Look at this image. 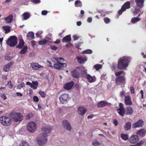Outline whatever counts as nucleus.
Returning a JSON list of instances; mask_svg holds the SVG:
<instances>
[{
    "mask_svg": "<svg viewBox=\"0 0 146 146\" xmlns=\"http://www.w3.org/2000/svg\"><path fill=\"white\" fill-rule=\"evenodd\" d=\"M52 129L50 127L45 126L42 128L41 131L42 133L40 134L38 136V143L39 145H44L48 141L46 138L48 136L47 133L51 131Z\"/></svg>",
    "mask_w": 146,
    "mask_h": 146,
    "instance_id": "f257e3e1",
    "label": "nucleus"
},
{
    "mask_svg": "<svg viewBox=\"0 0 146 146\" xmlns=\"http://www.w3.org/2000/svg\"><path fill=\"white\" fill-rule=\"evenodd\" d=\"M131 60V58L127 56H124L119 59L117 64V68L122 70L126 68L128 66Z\"/></svg>",
    "mask_w": 146,
    "mask_h": 146,
    "instance_id": "f03ea898",
    "label": "nucleus"
},
{
    "mask_svg": "<svg viewBox=\"0 0 146 146\" xmlns=\"http://www.w3.org/2000/svg\"><path fill=\"white\" fill-rule=\"evenodd\" d=\"M10 116L16 122L22 121L23 117V115L21 113H17L14 111L10 113Z\"/></svg>",
    "mask_w": 146,
    "mask_h": 146,
    "instance_id": "7ed1b4c3",
    "label": "nucleus"
},
{
    "mask_svg": "<svg viewBox=\"0 0 146 146\" xmlns=\"http://www.w3.org/2000/svg\"><path fill=\"white\" fill-rule=\"evenodd\" d=\"M54 60H56V62L58 63H55L54 64L53 68H54L58 70H60L62 69V67H65L66 66V63H61L58 60H61L64 61V58H53L52 59V60L54 61Z\"/></svg>",
    "mask_w": 146,
    "mask_h": 146,
    "instance_id": "20e7f679",
    "label": "nucleus"
},
{
    "mask_svg": "<svg viewBox=\"0 0 146 146\" xmlns=\"http://www.w3.org/2000/svg\"><path fill=\"white\" fill-rule=\"evenodd\" d=\"M27 127V130L29 132L33 133L36 129L37 126L35 122L31 121L28 123Z\"/></svg>",
    "mask_w": 146,
    "mask_h": 146,
    "instance_id": "39448f33",
    "label": "nucleus"
},
{
    "mask_svg": "<svg viewBox=\"0 0 146 146\" xmlns=\"http://www.w3.org/2000/svg\"><path fill=\"white\" fill-rule=\"evenodd\" d=\"M115 82L118 85H124L125 83V78L124 75L117 77L115 78Z\"/></svg>",
    "mask_w": 146,
    "mask_h": 146,
    "instance_id": "423d86ee",
    "label": "nucleus"
},
{
    "mask_svg": "<svg viewBox=\"0 0 146 146\" xmlns=\"http://www.w3.org/2000/svg\"><path fill=\"white\" fill-rule=\"evenodd\" d=\"M17 38L15 36H10V46L14 47L17 44Z\"/></svg>",
    "mask_w": 146,
    "mask_h": 146,
    "instance_id": "0eeeda50",
    "label": "nucleus"
},
{
    "mask_svg": "<svg viewBox=\"0 0 146 146\" xmlns=\"http://www.w3.org/2000/svg\"><path fill=\"white\" fill-rule=\"evenodd\" d=\"M0 121L1 123L5 126L9 125V118L5 116L0 117Z\"/></svg>",
    "mask_w": 146,
    "mask_h": 146,
    "instance_id": "6e6552de",
    "label": "nucleus"
},
{
    "mask_svg": "<svg viewBox=\"0 0 146 146\" xmlns=\"http://www.w3.org/2000/svg\"><path fill=\"white\" fill-rule=\"evenodd\" d=\"M144 122L142 119H139L132 125V127L134 128L142 127L144 125Z\"/></svg>",
    "mask_w": 146,
    "mask_h": 146,
    "instance_id": "1a4fd4ad",
    "label": "nucleus"
},
{
    "mask_svg": "<svg viewBox=\"0 0 146 146\" xmlns=\"http://www.w3.org/2000/svg\"><path fill=\"white\" fill-rule=\"evenodd\" d=\"M69 96L66 94H63L59 98L60 102L62 104L66 103L69 100Z\"/></svg>",
    "mask_w": 146,
    "mask_h": 146,
    "instance_id": "9d476101",
    "label": "nucleus"
},
{
    "mask_svg": "<svg viewBox=\"0 0 146 146\" xmlns=\"http://www.w3.org/2000/svg\"><path fill=\"white\" fill-rule=\"evenodd\" d=\"M139 141V138L137 135H133L129 138V141L132 144H135L137 143Z\"/></svg>",
    "mask_w": 146,
    "mask_h": 146,
    "instance_id": "9b49d317",
    "label": "nucleus"
},
{
    "mask_svg": "<svg viewBox=\"0 0 146 146\" xmlns=\"http://www.w3.org/2000/svg\"><path fill=\"white\" fill-rule=\"evenodd\" d=\"M62 124L64 128H66L67 130L70 131L72 129V127L70 123L66 120H63L62 122Z\"/></svg>",
    "mask_w": 146,
    "mask_h": 146,
    "instance_id": "f8f14e48",
    "label": "nucleus"
},
{
    "mask_svg": "<svg viewBox=\"0 0 146 146\" xmlns=\"http://www.w3.org/2000/svg\"><path fill=\"white\" fill-rule=\"evenodd\" d=\"M125 104L127 106H131L132 104L131 97L129 95L125 96L124 98Z\"/></svg>",
    "mask_w": 146,
    "mask_h": 146,
    "instance_id": "ddd939ff",
    "label": "nucleus"
},
{
    "mask_svg": "<svg viewBox=\"0 0 146 146\" xmlns=\"http://www.w3.org/2000/svg\"><path fill=\"white\" fill-rule=\"evenodd\" d=\"M111 104L105 101H102L100 102L98 104V107L102 108L106 106H110Z\"/></svg>",
    "mask_w": 146,
    "mask_h": 146,
    "instance_id": "4468645a",
    "label": "nucleus"
},
{
    "mask_svg": "<svg viewBox=\"0 0 146 146\" xmlns=\"http://www.w3.org/2000/svg\"><path fill=\"white\" fill-rule=\"evenodd\" d=\"M31 66L35 70H38L39 69L42 67V66L39 65L38 63L32 62L31 63Z\"/></svg>",
    "mask_w": 146,
    "mask_h": 146,
    "instance_id": "2eb2a0df",
    "label": "nucleus"
},
{
    "mask_svg": "<svg viewBox=\"0 0 146 146\" xmlns=\"http://www.w3.org/2000/svg\"><path fill=\"white\" fill-rule=\"evenodd\" d=\"M71 74L72 76L76 78H78L79 77V72L77 69H75L71 71Z\"/></svg>",
    "mask_w": 146,
    "mask_h": 146,
    "instance_id": "dca6fc26",
    "label": "nucleus"
},
{
    "mask_svg": "<svg viewBox=\"0 0 146 146\" xmlns=\"http://www.w3.org/2000/svg\"><path fill=\"white\" fill-rule=\"evenodd\" d=\"M87 109L82 106L80 107L78 109V112L79 115L82 116L86 112Z\"/></svg>",
    "mask_w": 146,
    "mask_h": 146,
    "instance_id": "f3484780",
    "label": "nucleus"
},
{
    "mask_svg": "<svg viewBox=\"0 0 146 146\" xmlns=\"http://www.w3.org/2000/svg\"><path fill=\"white\" fill-rule=\"evenodd\" d=\"M125 114L126 115H131L133 112V110L130 106H127L125 108Z\"/></svg>",
    "mask_w": 146,
    "mask_h": 146,
    "instance_id": "a211bd4d",
    "label": "nucleus"
},
{
    "mask_svg": "<svg viewBox=\"0 0 146 146\" xmlns=\"http://www.w3.org/2000/svg\"><path fill=\"white\" fill-rule=\"evenodd\" d=\"M146 130L144 129H142L138 131L137 134L141 137H144L145 135Z\"/></svg>",
    "mask_w": 146,
    "mask_h": 146,
    "instance_id": "6ab92c4d",
    "label": "nucleus"
},
{
    "mask_svg": "<svg viewBox=\"0 0 146 146\" xmlns=\"http://www.w3.org/2000/svg\"><path fill=\"white\" fill-rule=\"evenodd\" d=\"M137 5L140 8H142L144 6V0H135Z\"/></svg>",
    "mask_w": 146,
    "mask_h": 146,
    "instance_id": "aec40b11",
    "label": "nucleus"
},
{
    "mask_svg": "<svg viewBox=\"0 0 146 146\" xmlns=\"http://www.w3.org/2000/svg\"><path fill=\"white\" fill-rule=\"evenodd\" d=\"M74 83V82L73 81L68 83L64 86V88L67 90H70L73 87Z\"/></svg>",
    "mask_w": 146,
    "mask_h": 146,
    "instance_id": "412c9836",
    "label": "nucleus"
},
{
    "mask_svg": "<svg viewBox=\"0 0 146 146\" xmlns=\"http://www.w3.org/2000/svg\"><path fill=\"white\" fill-rule=\"evenodd\" d=\"M86 78L90 83L94 82L96 80V78L95 76H92L89 74H88Z\"/></svg>",
    "mask_w": 146,
    "mask_h": 146,
    "instance_id": "4be33fe9",
    "label": "nucleus"
},
{
    "mask_svg": "<svg viewBox=\"0 0 146 146\" xmlns=\"http://www.w3.org/2000/svg\"><path fill=\"white\" fill-rule=\"evenodd\" d=\"M72 39L70 35H67L63 37L62 40V41L63 42H70Z\"/></svg>",
    "mask_w": 146,
    "mask_h": 146,
    "instance_id": "5701e85b",
    "label": "nucleus"
},
{
    "mask_svg": "<svg viewBox=\"0 0 146 146\" xmlns=\"http://www.w3.org/2000/svg\"><path fill=\"white\" fill-rule=\"evenodd\" d=\"M121 7L125 11L126 9H129L130 8V3L129 1H127L125 3L121 6Z\"/></svg>",
    "mask_w": 146,
    "mask_h": 146,
    "instance_id": "b1692460",
    "label": "nucleus"
},
{
    "mask_svg": "<svg viewBox=\"0 0 146 146\" xmlns=\"http://www.w3.org/2000/svg\"><path fill=\"white\" fill-rule=\"evenodd\" d=\"M131 124L130 122H128L125 123L124 126V129L125 131H127L131 129Z\"/></svg>",
    "mask_w": 146,
    "mask_h": 146,
    "instance_id": "393cba45",
    "label": "nucleus"
},
{
    "mask_svg": "<svg viewBox=\"0 0 146 146\" xmlns=\"http://www.w3.org/2000/svg\"><path fill=\"white\" fill-rule=\"evenodd\" d=\"M24 42L23 39H20L19 41V44L16 46V48L19 49L22 48L24 45Z\"/></svg>",
    "mask_w": 146,
    "mask_h": 146,
    "instance_id": "a878e982",
    "label": "nucleus"
},
{
    "mask_svg": "<svg viewBox=\"0 0 146 146\" xmlns=\"http://www.w3.org/2000/svg\"><path fill=\"white\" fill-rule=\"evenodd\" d=\"M34 34L32 32H29L27 34V39L29 40H31L34 38Z\"/></svg>",
    "mask_w": 146,
    "mask_h": 146,
    "instance_id": "bb28decb",
    "label": "nucleus"
},
{
    "mask_svg": "<svg viewBox=\"0 0 146 146\" xmlns=\"http://www.w3.org/2000/svg\"><path fill=\"white\" fill-rule=\"evenodd\" d=\"M118 113L122 116H123L125 114V109L118 108L117 109Z\"/></svg>",
    "mask_w": 146,
    "mask_h": 146,
    "instance_id": "cd10ccee",
    "label": "nucleus"
},
{
    "mask_svg": "<svg viewBox=\"0 0 146 146\" xmlns=\"http://www.w3.org/2000/svg\"><path fill=\"white\" fill-rule=\"evenodd\" d=\"M78 62L80 64L83 63L84 62L87 60V58H83L81 57L78 56L77 57Z\"/></svg>",
    "mask_w": 146,
    "mask_h": 146,
    "instance_id": "c85d7f7f",
    "label": "nucleus"
},
{
    "mask_svg": "<svg viewBox=\"0 0 146 146\" xmlns=\"http://www.w3.org/2000/svg\"><path fill=\"white\" fill-rule=\"evenodd\" d=\"M32 86L31 88L34 90L37 88L38 85V83L37 81L32 82Z\"/></svg>",
    "mask_w": 146,
    "mask_h": 146,
    "instance_id": "c756f323",
    "label": "nucleus"
},
{
    "mask_svg": "<svg viewBox=\"0 0 146 146\" xmlns=\"http://www.w3.org/2000/svg\"><path fill=\"white\" fill-rule=\"evenodd\" d=\"M74 5L76 7H81L82 6V2L80 0H76L75 2Z\"/></svg>",
    "mask_w": 146,
    "mask_h": 146,
    "instance_id": "7c9ffc66",
    "label": "nucleus"
},
{
    "mask_svg": "<svg viewBox=\"0 0 146 146\" xmlns=\"http://www.w3.org/2000/svg\"><path fill=\"white\" fill-rule=\"evenodd\" d=\"M30 14L28 13H25L23 15V20H26L30 17Z\"/></svg>",
    "mask_w": 146,
    "mask_h": 146,
    "instance_id": "2f4dec72",
    "label": "nucleus"
},
{
    "mask_svg": "<svg viewBox=\"0 0 146 146\" xmlns=\"http://www.w3.org/2000/svg\"><path fill=\"white\" fill-rule=\"evenodd\" d=\"M121 137L123 139L126 141L128 139L129 135L126 134L121 133Z\"/></svg>",
    "mask_w": 146,
    "mask_h": 146,
    "instance_id": "473e14b6",
    "label": "nucleus"
},
{
    "mask_svg": "<svg viewBox=\"0 0 146 146\" xmlns=\"http://www.w3.org/2000/svg\"><path fill=\"white\" fill-rule=\"evenodd\" d=\"M81 75L84 78H86L88 74H87V70L86 69H84L81 71Z\"/></svg>",
    "mask_w": 146,
    "mask_h": 146,
    "instance_id": "72a5a7b5",
    "label": "nucleus"
},
{
    "mask_svg": "<svg viewBox=\"0 0 146 146\" xmlns=\"http://www.w3.org/2000/svg\"><path fill=\"white\" fill-rule=\"evenodd\" d=\"M28 48L27 46H25L23 49L20 51L19 53L21 54H24L26 53L27 51Z\"/></svg>",
    "mask_w": 146,
    "mask_h": 146,
    "instance_id": "f704fd0d",
    "label": "nucleus"
},
{
    "mask_svg": "<svg viewBox=\"0 0 146 146\" xmlns=\"http://www.w3.org/2000/svg\"><path fill=\"white\" fill-rule=\"evenodd\" d=\"M94 67L96 70L98 71L102 68V65L97 64L94 66Z\"/></svg>",
    "mask_w": 146,
    "mask_h": 146,
    "instance_id": "c9c22d12",
    "label": "nucleus"
},
{
    "mask_svg": "<svg viewBox=\"0 0 146 146\" xmlns=\"http://www.w3.org/2000/svg\"><path fill=\"white\" fill-rule=\"evenodd\" d=\"M140 19L138 17H134L133 18L131 19V22L133 23H135L139 21Z\"/></svg>",
    "mask_w": 146,
    "mask_h": 146,
    "instance_id": "e433bc0d",
    "label": "nucleus"
},
{
    "mask_svg": "<svg viewBox=\"0 0 146 146\" xmlns=\"http://www.w3.org/2000/svg\"><path fill=\"white\" fill-rule=\"evenodd\" d=\"M2 28L5 31V33H9V26H3L2 27Z\"/></svg>",
    "mask_w": 146,
    "mask_h": 146,
    "instance_id": "4c0bfd02",
    "label": "nucleus"
},
{
    "mask_svg": "<svg viewBox=\"0 0 146 146\" xmlns=\"http://www.w3.org/2000/svg\"><path fill=\"white\" fill-rule=\"evenodd\" d=\"M5 72H8L9 70V63L4 66L3 68Z\"/></svg>",
    "mask_w": 146,
    "mask_h": 146,
    "instance_id": "58836bf2",
    "label": "nucleus"
},
{
    "mask_svg": "<svg viewBox=\"0 0 146 146\" xmlns=\"http://www.w3.org/2000/svg\"><path fill=\"white\" fill-rule=\"evenodd\" d=\"M48 40H46L45 39H44L43 40L40 41L39 42V44L40 45H44L45 44L48 43Z\"/></svg>",
    "mask_w": 146,
    "mask_h": 146,
    "instance_id": "ea45409f",
    "label": "nucleus"
},
{
    "mask_svg": "<svg viewBox=\"0 0 146 146\" xmlns=\"http://www.w3.org/2000/svg\"><path fill=\"white\" fill-rule=\"evenodd\" d=\"M19 146H29V144L25 141H22Z\"/></svg>",
    "mask_w": 146,
    "mask_h": 146,
    "instance_id": "a19ab883",
    "label": "nucleus"
},
{
    "mask_svg": "<svg viewBox=\"0 0 146 146\" xmlns=\"http://www.w3.org/2000/svg\"><path fill=\"white\" fill-rule=\"evenodd\" d=\"M123 74H124V72L123 71L121 70L119 71L115 72V75L116 76L118 77L119 76H120V75Z\"/></svg>",
    "mask_w": 146,
    "mask_h": 146,
    "instance_id": "79ce46f5",
    "label": "nucleus"
},
{
    "mask_svg": "<svg viewBox=\"0 0 146 146\" xmlns=\"http://www.w3.org/2000/svg\"><path fill=\"white\" fill-rule=\"evenodd\" d=\"M92 144L94 146H96L100 145V143L96 140H94L92 142Z\"/></svg>",
    "mask_w": 146,
    "mask_h": 146,
    "instance_id": "37998d69",
    "label": "nucleus"
},
{
    "mask_svg": "<svg viewBox=\"0 0 146 146\" xmlns=\"http://www.w3.org/2000/svg\"><path fill=\"white\" fill-rule=\"evenodd\" d=\"M140 11V9L139 8H136L133 11V13L134 14L136 15L138 14Z\"/></svg>",
    "mask_w": 146,
    "mask_h": 146,
    "instance_id": "c03bdc74",
    "label": "nucleus"
},
{
    "mask_svg": "<svg viewBox=\"0 0 146 146\" xmlns=\"http://www.w3.org/2000/svg\"><path fill=\"white\" fill-rule=\"evenodd\" d=\"M39 94L42 98H44L46 96V94L43 91L40 90L39 92Z\"/></svg>",
    "mask_w": 146,
    "mask_h": 146,
    "instance_id": "a18cd8bd",
    "label": "nucleus"
},
{
    "mask_svg": "<svg viewBox=\"0 0 146 146\" xmlns=\"http://www.w3.org/2000/svg\"><path fill=\"white\" fill-rule=\"evenodd\" d=\"M125 11L124 10L123 8H122L121 7V9L118 11L117 12L118 14L119 15H121L122 13Z\"/></svg>",
    "mask_w": 146,
    "mask_h": 146,
    "instance_id": "49530a36",
    "label": "nucleus"
},
{
    "mask_svg": "<svg viewBox=\"0 0 146 146\" xmlns=\"http://www.w3.org/2000/svg\"><path fill=\"white\" fill-rule=\"evenodd\" d=\"M92 50L90 49H88L83 51V53H85L86 54H91L92 53Z\"/></svg>",
    "mask_w": 146,
    "mask_h": 146,
    "instance_id": "de8ad7c7",
    "label": "nucleus"
},
{
    "mask_svg": "<svg viewBox=\"0 0 146 146\" xmlns=\"http://www.w3.org/2000/svg\"><path fill=\"white\" fill-rule=\"evenodd\" d=\"M104 20L105 23L106 24L108 23L110 21V19L108 17H105L104 19Z\"/></svg>",
    "mask_w": 146,
    "mask_h": 146,
    "instance_id": "09e8293b",
    "label": "nucleus"
},
{
    "mask_svg": "<svg viewBox=\"0 0 146 146\" xmlns=\"http://www.w3.org/2000/svg\"><path fill=\"white\" fill-rule=\"evenodd\" d=\"M65 46L66 48H70L71 47L73 46V44L71 42H69Z\"/></svg>",
    "mask_w": 146,
    "mask_h": 146,
    "instance_id": "8fccbe9b",
    "label": "nucleus"
},
{
    "mask_svg": "<svg viewBox=\"0 0 146 146\" xmlns=\"http://www.w3.org/2000/svg\"><path fill=\"white\" fill-rule=\"evenodd\" d=\"M33 101L35 102H37L39 100L38 98L36 96H34L33 97Z\"/></svg>",
    "mask_w": 146,
    "mask_h": 146,
    "instance_id": "3c124183",
    "label": "nucleus"
},
{
    "mask_svg": "<svg viewBox=\"0 0 146 146\" xmlns=\"http://www.w3.org/2000/svg\"><path fill=\"white\" fill-rule=\"evenodd\" d=\"M47 62L49 63V64H48L47 66L48 67H51L52 68H53V66H52V63L50 61L48 60H47Z\"/></svg>",
    "mask_w": 146,
    "mask_h": 146,
    "instance_id": "603ef678",
    "label": "nucleus"
},
{
    "mask_svg": "<svg viewBox=\"0 0 146 146\" xmlns=\"http://www.w3.org/2000/svg\"><path fill=\"white\" fill-rule=\"evenodd\" d=\"M125 92L124 91H122L120 93V95L121 97H122L124 96L125 95Z\"/></svg>",
    "mask_w": 146,
    "mask_h": 146,
    "instance_id": "864d4df0",
    "label": "nucleus"
},
{
    "mask_svg": "<svg viewBox=\"0 0 146 146\" xmlns=\"http://www.w3.org/2000/svg\"><path fill=\"white\" fill-rule=\"evenodd\" d=\"M113 123L115 126H116L118 124V122L117 120L115 119H114L113 120Z\"/></svg>",
    "mask_w": 146,
    "mask_h": 146,
    "instance_id": "5fc2aeb1",
    "label": "nucleus"
},
{
    "mask_svg": "<svg viewBox=\"0 0 146 146\" xmlns=\"http://www.w3.org/2000/svg\"><path fill=\"white\" fill-rule=\"evenodd\" d=\"M31 2L35 3H38L40 2V0H31Z\"/></svg>",
    "mask_w": 146,
    "mask_h": 146,
    "instance_id": "6e6d98bb",
    "label": "nucleus"
},
{
    "mask_svg": "<svg viewBox=\"0 0 146 146\" xmlns=\"http://www.w3.org/2000/svg\"><path fill=\"white\" fill-rule=\"evenodd\" d=\"M4 20L7 23H9V15H8L7 17L5 18L4 19Z\"/></svg>",
    "mask_w": 146,
    "mask_h": 146,
    "instance_id": "4d7b16f0",
    "label": "nucleus"
},
{
    "mask_svg": "<svg viewBox=\"0 0 146 146\" xmlns=\"http://www.w3.org/2000/svg\"><path fill=\"white\" fill-rule=\"evenodd\" d=\"M50 48L52 50H56L58 48L55 45L50 46Z\"/></svg>",
    "mask_w": 146,
    "mask_h": 146,
    "instance_id": "13d9d810",
    "label": "nucleus"
},
{
    "mask_svg": "<svg viewBox=\"0 0 146 146\" xmlns=\"http://www.w3.org/2000/svg\"><path fill=\"white\" fill-rule=\"evenodd\" d=\"M119 108L121 109H125V108H124L123 104L121 103H120L119 104Z\"/></svg>",
    "mask_w": 146,
    "mask_h": 146,
    "instance_id": "bf43d9fd",
    "label": "nucleus"
},
{
    "mask_svg": "<svg viewBox=\"0 0 146 146\" xmlns=\"http://www.w3.org/2000/svg\"><path fill=\"white\" fill-rule=\"evenodd\" d=\"M143 143V141H140L137 144L138 145L137 146H141Z\"/></svg>",
    "mask_w": 146,
    "mask_h": 146,
    "instance_id": "052dcab7",
    "label": "nucleus"
},
{
    "mask_svg": "<svg viewBox=\"0 0 146 146\" xmlns=\"http://www.w3.org/2000/svg\"><path fill=\"white\" fill-rule=\"evenodd\" d=\"M73 37L74 38V40H77L79 38V37L77 35H74L73 36Z\"/></svg>",
    "mask_w": 146,
    "mask_h": 146,
    "instance_id": "680f3d73",
    "label": "nucleus"
},
{
    "mask_svg": "<svg viewBox=\"0 0 146 146\" xmlns=\"http://www.w3.org/2000/svg\"><path fill=\"white\" fill-rule=\"evenodd\" d=\"M42 14V15H46L47 13V11H43L41 12Z\"/></svg>",
    "mask_w": 146,
    "mask_h": 146,
    "instance_id": "e2e57ef3",
    "label": "nucleus"
},
{
    "mask_svg": "<svg viewBox=\"0 0 146 146\" xmlns=\"http://www.w3.org/2000/svg\"><path fill=\"white\" fill-rule=\"evenodd\" d=\"M1 97L4 100H5L7 98L5 94H2L1 95Z\"/></svg>",
    "mask_w": 146,
    "mask_h": 146,
    "instance_id": "0e129e2a",
    "label": "nucleus"
},
{
    "mask_svg": "<svg viewBox=\"0 0 146 146\" xmlns=\"http://www.w3.org/2000/svg\"><path fill=\"white\" fill-rule=\"evenodd\" d=\"M31 117V115L29 114H28L25 116V119H30Z\"/></svg>",
    "mask_w": 146,
    "mask_h": 146,
    "instance_id": "69168bd1",
    "label": "nucleus"
},
{
    "mask_svg": "<svg viewBox=\"0 0 146 146\" xmlns=\"http://www.w3.org/2000/svg\"><path fill=\"white\" fill-rule=\"evenodd\" d=\"M131 94H134L135 93L134 89L133 87L131 88Z\"/></svg>",
    "mask_w": 146,
    "mask_h": 146,
    "instance_id": "338daca9",
    "label": "nucleus"
},
{
    "mask_svg": "<svg viewBox=\"0 0 146 146\" xmlns=\"http://www.w3.org/2000/svg\"><path fill=\"white\" fill-rule=\"evenodd\" d=\"M13 15L12 14L10 15V23L13 20Z\"/></svg>",
    "mask_w": 146,
    "mask_h": 146,
    "instance_id": "774afa93",
    "label": "nucleus"
}]
</instances>
